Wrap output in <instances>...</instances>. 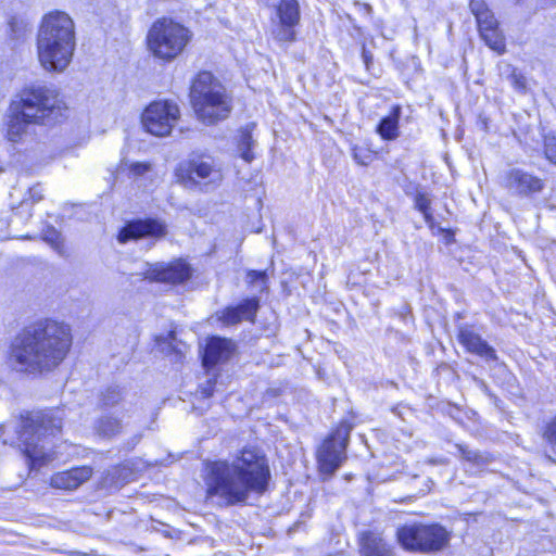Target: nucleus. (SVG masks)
<instances>
[{"label": "nucleus", "instance_id": "obj_24", "mask_svg": "<svg viewBox=\"0 0 556 556\" xmlns=\"http://www.w3.org/2000/svg\"><path fill=\"white\" fill-rule=\"evenodd\" d=\"M128 417H123L121 414L109 413L101 416L94 425V429L98 434L112 438L119 434L124 427V421Z\"/></svg>", "mask_w": 556, "mask_h": 556}, {"label": "nucleus", "instance_id": "obj_5", "mask_svg": "<svg viewBox=\"0 0 556 556\" xmlns=\"http://www.w3.org/2000/svg\"><path fill=\"white\" fill-rule=\"evenodd\" d=\"M190 101L197 117L207 125L227 118L231 111L229 94L210 72H201L193 79Z\"/></svg>", "mask_w": 556, "mask_h": 556}, {"label": "nucleus", "instance_id": "obj_11", "mask_svg": "<svg viewBox=\"0 0 556 556\" xmlns=\"http://www.w3.org/2000/svg\"><path fill=\"white\" fill-rule=\"evenodd\" d=\"M300 5L296 0H280L271 17V35L279 42L295 40V26L300 23Z\"/></svg>", "mask_w": 556, "mask_h": 556}, {"label": "nucleus", "instance_id": "obj_3", "mask_svg": "<svg viewBox=\"0 0 556 556\" xmlns=\"http://www.w3.org/2000/svg\"><path fill=\"white\" fill-rule=\"evenodd\" d=\"M76 48L75 24L62 11H53L42 18L37 35V54L48 72H64L72 62Z\"/></svg>", "mask_w": 556, "mask_h": 556}, {"label": "nucleus", "instance_id": "obj_31", "mask_svg": "<svg viewBox=\"0 0 556 556\" xmlns=\"http://www.w3.org/2000/svg\"><path fill=\"white\" fill-rule=\"evenodd\" d=\"M351 425L346 422L340 424V426L336 429L333 434L328 440H336L337 443H341L343 447H346L348 440L351 432Z\"/></svg>", "mask_w": 556, "mask_h": 556}, {"label": "nucleus", "instance_id": "obj_30", "mask_svg": "<svg viewBox=\"0 0 556 556\" xmlns=\"http://www.w3.org/2000/svg\"><path fill=\"white\" fill-rule=\"evenodd\" d=\"M430 204H431V201L427 194L418 193L416 195L415 205H416L417 210L424 214V217L427 223H430L432 220V215L430 212Z\"/></svg>", "mask_w": 556, "mask_h": 556}, {"label": "nucleus", "instance_id": "obj_27", "mask_svg": "<svg viewBox=\"0 0 556 556\" xmlns=\"http://www.w3.org/2000/svg\"><path fill=\"white\" fill-rule=\"evenodd\" d=\"M254 140L252 138L251 132L248 129L241 130L238 142V150L240 152V156L247 163H250L254 160V154L252 152Z\"/></svg>", "mask_w": 556, "mask_h": 556}, {"label": "nucleus", "instance_id": "obj_13", "mask_svg": "<svg viewBox=\"0 0 556 556\" xmlns=\"http://www.w3.org/2000/svg\"><path fill=\"white\" fill-rule=\"evenodd\" d=\"M506 188L518 195H530L541 192L544 182L541 178L519 168H513L505 175Z\"/></svg>", "mask_w": 556, "mask_h": 556}, {"label": "nucleus", "instance_id": "obj_39", "mask_svg": "<svg viewBox=\"0 0 556 556\" xmlns=\"http://www.w3.org/2000/svg\"><path fill=\"white\" fill-rule=\"evenodd\" d=\"M456 447L458 448L460 455L463 458L469 460V462H476L478 458V455L473 451H469L466 446L462 444H457Z\"/></svg>", "mask_w": 556, "mask_h": 556}, {"label": "nucleus", "instance_id": "obj_1", "mask_svg": "<svg viewBox=\"0 0 556 556\" xmlns=\"http://www.w3.org/2000/svg\"><path fill=\"white\" fill-rule=\"evenodd\" d=\"M205 471L207 495L218 496L226 505L243 503L251 493H263L270 477L265 455L256 448H243L231 460L207 463Z\"/></svg>", "mask_w": 556, "mask_h": 556}, {"label": "nucleus", "instance_id": "obj_20", "mask_svg": "<svg viewBox=\"0 0 556 556\" xmlns=\"http://www.w3.org/2000/svg\"><path fill=\"white\" fill-rule=\"evenodd\" d=\"M258 308V300L251 298L235 307H227L220 312L219 319L226 325H235L241 320H253Z\"/></svg>", "mask_w": 556, "mask_h": 556}, {"label": "nucleus", "instance_id": "obj_2", "mask_svg": "<svg viewBox=\"0 0 556 556\" xmlns=\"http://www.w3.org/2000/svg\"><path fill=\"white\" fill-rule=\"evenodd\" d=\"M72 341L68 325L52 319L39 320L15 338L11 361L22 371L48 372L65 359Z\"/></svg>", "mask_w": 556, "mask_h": 556}, {"label": "nucleus", "instance_id": "obj_21", "mask_svg": "<svg viewBox=\"0 0 556 556\" xmlns=\"http://www.w3.org/2000/svg\"><path fill=\"white\" fill-rule=\"evenodd\" d=\"M233 351V344L230 340L213 337L208 340L204 356V366H213L219 362L227 361Z\"/></svg>", "mask_w": 556, "mask_h": 556}, {"label": "nucleus", "instance_id": "obj_34", "mask_svg": "<svg viewBox=\"0 0 556 556\" xmlns=\"http://www.w3.org/2000/svg\"><path fill=\"white\" fill-rule=\"evenodd\" d=\"M43 239L49 242L55 250H60L62 248V238L61 235L53 228L48 229Z\"/></svg>", "mask_w": 556, "mask_h": 556}, {"label": "nucleus", "instance_id": "obj_22", "mask_svg": "<svg viewBox=\"0 0 556 556\" xmlns=\"http://www.w3.org/2000/svg\"><path fill=\"white\" fill-rule=\"evenodd\" d=\"M459 342L470 353H475L485 359H495V351L482 338L469 328H462L458 333Z\"/></svg>", "mask_w": 556, "mask_h": 556}, {"label": "nucleus", "instance_id": "obj_6", "mask_svg": "<svg viewBox=\"0 0 556 556\" xmlns=\"http://www.w3.org/2000/svg\"><path fill=\"white\" fill-rule=\"evenodd\" d=\"M13 108L35 125H51L60 121L67 110L59 92L47 86H33L23 90Z\"/></svg>", "mask_w": 556, "mask_h": 556}, {"label": "nucleus", "instance_id": "obj_18", "mask_svg": "<svg viewBox=\"0 0 556 556\" xmlns=\"http://www.w3.org/2000/svg\"><path fill=\"white\" fill-rule=\"evenodd\" d=\"M89 466L75 467L70 470L56 472L50 478V485L55 489L73 491L88 481L92 476Z\"/></svg>", "mask_w": 556, "mask_h": 556}, {"label": "nucleus", "instance_id": "obj_12", "mask_svg": "<svg viewBox=\"0 0 556 556\" xmlns=\"http://www.w3.org/2000/svg\"><path fill=\"white\" fill-rule=\"evenodd\" d=\"M166 235V225L159 219H137L129 222L118 233V241L125 243L144 237L155 239Z\"/></svg>", "mask_w": 556, "mask_h": 556}, {"label": "nucleus", "instance_id": "obj_17", "mask_svg": "<svg viewBox=\"0 0 556 556\" xmlns=\"http://www.w3.org/2000/svg\"><path fill=\"white\" fill-rule=\"evenodd\" d=\"M361 556H396L393 545L388 543L381 533L363 531L358 534Z\"/></svg>", "mask_w": 556, "mask_h": 556}, {"label": "nucleus", "instance_id": "obj_14", "mask_svg": "<svg viewBox=\"0 0 556 556\" xmlns=\"http://www.w3.org/2000/svg\"><path fill=\"white\" fill-rule=\"evenodd\" d=\"M191 277L189 265L181 260L168 263L156 264L148 270V278L159 282L181 283Z\"/></svg>", "mask_w": 556, "mask_h": 556}, {"label": "nucleus", "instance_id": "obj_35", "mask_svg": "<svg viewBox=\"0 0 556 556\" xmlns=\"http://www.w3.org/2000/svg\"><path fill=\"white\" fill-rule=\"evenodd\" d=\"M11 31L15 37H20L27 28V23L24 20L12 17L9 22Z\"/></svg>", "mask_w": 556, "mask_h": 556}, {"label": "nucleus", "instance_id": "obj_38", "mask_svg": "<svg viewBox=\"0 0 556 556\" xmlns=\"http://www.w3.org/2000/svg\"><path fill=\"white\" fill-rule=\"evenodd\" d=\"M470 9L476 17L485 11H490L483 0H470Z\"/></svg>", "mask_w": 556, "mask_h": 556}, {"label": "nucleus", "instance_id": "obj_4", "mask_svg": "<svg viewBox=\"0 0 556 556\" xmlns=\"http://www.w3.org/2000/svg\"><path fill=\"white\" fill-rule=\"evenodd\" d=\"M63 410L50 409L27 413L21 417L20 446L35 466H42L54 458L51 443L62 429Z\"/></svg>", "mask_w": 556, "mask_h": 556}, {"label": "nucleus", "instance_id": "obj_42", "mask_svg": "<svg viewBox=\"0 0 556 556\" xmlns=\"http://www.w3.org/2000/svg\"><path fill=\"white\" fill-rule=\"evenodd\" d=\"M202 394L205 396V397H210L212 394H213V391L208 388H204L202 390Z\"/></svg>", "mask_w": 556, "mask_h": 556}, {"label": "nucleus", "instance_id": "obj_28", "mask_svg": "<svg viewBox=\"0 0 556 556\" xmlns=\"http://www.w3.org/2000/svg\"><path fill=\"white\" fill-rule=\"evenodd\" d=\"M124 166L129 177L132 178L143 177L152 170L150 162H125Z\"/></svg>", "mask_w": 556, "mask_h": 556}, {"label": "nucleus", "instance_id": "obj_37", "mask_svg": "<svg viewBox=\"0 0 556 556\" xmlns=\"http://www.w3.org/2000/svg\"><path fill=\"white\" fill-rule=\"evenodd\" d=\"M511 84L516 90L525 91L527 88V80L523 75L513 72L511 76Z\"/></svg>", "mask_w": 556, "mask_h": 556}, {"label": "nucleus", "instance_id": "obj_8", "mask_svg": "<svg viewBox=\"0 0 556 556\" xmlns=\"http://www.w3.org/2000/svg\"><path fill=\"white\" fill-rule=\"evenodd\" d=\"M396 536L405 549L420 552L439 551L448 541L446 530L438 525H407L397 530Z\"/></svg>", "mask_w": 556, "mask_h": 556}, {"label": "nucleus", "instance_id": "obj_29", "mask_svg": "<svg viewBox=\"0 0 556 556\" xmlns=\"http://www.w3.org/2000/svg\"><path fill=\"white\" fill-rule=\"evenodd\" d=\"M247 282L265 290L267 286V274L265 270H249L247 274Z\"/></svg>", "mask_w": 556, "mask_h": 556}, {"label": "nucleus", "instance_id": "obj_43", "mask_svg": "<svg viewBox=\"0 0 556 556\" xmlns=\"http://www.w3.org/2000/svg\"><path fill=\"white\" fill-rule=\"evenodd\" d=\"M363 56H364L365 62L367 63L368 59H369V55H368V53H367V51L365 49H363Z\"/></svg>", "mask_w": 556, "mask_h": 556}, {"label": "nucleus", "instance_id": "obj_10", "mask_svg": "<svg viewBox=\"0 0 556 556\" xmlns=\"http://www.w3.org/2000/svg\"><path fill=\"white\" fill-rule=\"evenodd\" d=\"M177 181L181 185H213L223 179L220 168L211 157L194 156L186 163H181L175 169Z\"/></svg>", "mask_w": 556, "mask_h": 556}, {"label": "nucleus", "instance_id": "obj_9", "mask_svg": "<svg viewBox=\"0 0 556 556\" xmlns=\"http://www.w3.org/2000/svg\"><path fill=\"white\" fill-rule=\"evenodd\" d=\"M180 117V110L173 101H154L142 113V125L153 136L166 137Z\"/></svg>", "mask_w": 556, "mask_h": 556}, {"label": "nucleus", "instance_id": "obj_7", "mask_svg": "<svg viewBox=\"0 0 556 556\" xmlns=\"http://www.w3.org/2000/svg\"><path fill=\"white\" fill-rule=\"evenodd\" d=\"M192 31L172 18H159L147 35L149 51L159 60L170 62L177 59L192 39Z\"/></svg>", "mask_w": 556, "mask_h": 556}, {"label": "nucleus", "instance_id": "obj_25", "mask_svg": "<svg viewBox=\"0 0 556 556\" xmlns=\"http://www.w3.org/2000/svg\"><path fill=\"white\" fill-rule=\"evenodd\" d=\"M401 116V108L393 106L390 114L383 117L377 126V132L384 140H394L399 137V121Z\"/></svg>", "mask_w": 556, "mask_h": 556}, {"label": "nucleus", "instance_id": "obj_32", "mask_svg": "<svg viewBox=\"0 0 556 556\" xmlns=\"http://www.w3.org/2000/svg\"><path fill=\"white\" fill-rule=\"evenodd\" d=\"M479 31L482 30H490V28L497 26V21L494 16V14L491 11H485L482 14H480L478 17H476Z\"/></svg>", "mask_w": 556, "mask_h": 556}, {"label": "nucleus", "instance_id": "obj_33", "mask_svg": "<svg viewBox=\"0 0 556 556\" xmlns=\"http://www.w3.org/2000/svg\"><path fill=\"white\" fill-rule=\"evenodd\" d=\"M544 152L546 157L554 164H556V136H545Z\"/></svg>", "mask_w": 556, "mask_h": 556}, {"label": "nucleus", "instance_id": "obj_40", "mask_svg": "<svg viewBox=\"0 0 556 556\" xmlns=\"http://www.w3.org/2000/svg\"><path fill=\"white\" fill-rule=\"evenodd\" d=\"M545 434L548 441L556 444V418L548 425Z\"/></svg>", "mask_w": 556, "mask_h": 556}, {"label": "nucleus", "instance_id": "obj_16", "mask_svg": "<svg viewBox=\"0 0 556 556\" xmlns=\"http://www.w3.org/2000/svg\"><path fill=\"white\" fill-rule=\"evenodd\" d=\"M317 459L320 471L331 476L345 459V448L336 440H325L318 450Z\"/></svg>", "mask_w": 556, "mask_h": 556}, {"label": "nucleus", "instance_id": "obj_19", "mask_svg": "<svg viewBox=\"0 0 556 556\" xmlns=\"http://www.w3.org/2000/svg\"><path fill=\"white\" fill-rule=\"evenodd\" d=\"M10 197L12 210L25 212L28 218L31 216V206L43 199V189L40 185H35L26 190L14 188Z\"/></svg>", "mask_w": 556, "mask_h": 556}, {"label": "nucleus", "instance_id": "obj_15", "mask_svg": "<svg viewBox=\"0 0 556 556\" xmlns=\"http://www.w3.org/2000/svg\"><path fill=\"white\" fill-rule=\"evenodd\" d=\"M99 406L114 414H121L123 417H131L138 412L136 404L125 399L119 387H109L102 391L99 397Z\"/></svg>", "mask_w": 556, "mask_h": 556}, {"label": "nucleus", "instance_id": "obj_36", "mask_svg": "<svg viewBox=\"0 0 556 556\" xmlns=\"http://www.w3.org/2000/svg\"><path fill=\"white\" fill-rule=\"evenodd\" d=\"M353 157L361 165H368L371 161V154L367 150L354 148Z\"/></svg>", "mask_w": 556, "mask_h": 556}, {"label": "nucleus", "instance_id": "obj_23", "mask_svg": "<svg viewBox=\"0 0 556 556\" xmlns=\"http://www.w3.org/2000/svg\"><path fill=\"white\" fill-rule=\"evenodd\" d=\"M21 110L13 108V102L10 105V115L8 121V139L12 142L24 141L28 136V128L35 125L33 121L24 116Z\"/></svg>", "mask_w": 556, "mask_h": 556}, {"label": "nucleus", "instance_id": "obj_41", "mask_svg": "<svg viewBox=\"0 0 556 556\" xmlns=\"http://www.w3.org/2000/svg\"><path fill=\"white\" fill-rule=\"evenodd\" d=\"M0 441L4 444L13 442V438H10L5 434V426L4 425H0Z\"/></svg>", "mask_w": 556, "mask_h": 556}, {"label": "nucleus", "instance_id": "obj_26", "mask_svg": "<svg viewBox=\"0 0 556 556\" xmlns=\"http://www.w3.org/2000/svg\"><path fill=\"white\" fill-rule=\"evenodd\" d=\"M480 35L489 48L498 54L505 52V39L497 26L490 28V30H482Z\"/></svg>", "mask_w": 556, "mask_h": 556}]
</instances>
